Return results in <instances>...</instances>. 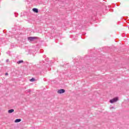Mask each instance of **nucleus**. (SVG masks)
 I'll return each mask as SVG.
<instances>
[{
	"label": "nucleus",
	"instance_id": "obj_1",
	"mask_svg": "<svg viewBox=\"0 0 129 129\" xmlns=\"http://www.w3.org/2000/svg\"><path fill=\"white\" fill-rule=\"evenodd\" d=\"M118 100V97H115L113 99H111L110 100V103H113L114 102H116Z\"/></svg>",
	"mask_w": 129,
	"mask_h": 129
},
{
	"label": "nucleus",
	"instance_id": "obj_2",
	"mask_svg": "<svg viewBox=\"0 0 129 129\" xmlns=\"http://www.w3.org/2000/svg\"><path fill=\"white\" fill-rule=\"evenodd\" d=\"M64 92H65V90L64 89H60L57 91V93H59V94H62V93H64Z\"/></svg>",
	"mask_w": 129,
	"mask_h": 129
},
{
	"label": "nucleus",
	"instance_id": "obj_3",
	"mask_svg": "<svg viewBox=\"0 0 129 129\" xmlns=\"http://www.w3.org/2000/svg\"><path fill=\"white\" fill-rule=\"evenodd\" d=\"M28 40L29 41H34V40H35V39H37V37H29L28 38Z\"/></svg>",
	"mask_w": 129,
	"mask_h": 129
},
{
	"label": "nucleus",
	"instance_id": "obj_4",
	"mask_svg": "<svg viewBox=\"0 0 129 129\" xmlns=\"http://www.w3.org/2000/svg\"><path fill=\"white\" fill-rule=\"evenodd\" d=\"M14 110L12 109L9 110L8 111V112H9V113H12L14 112Z\"/></svg>",
	"mask_w": 129,
	"mask_h": 129
},
{
	"label": "nucleus",
	"instance_id": "obj_5",
	"mask_svg": "<svg viewBox=\"0 0 129 129\" xmlns=\"http://www.w3.org/2000/svg\"><path fill=\"white\" fill-rule=\"evenodd\" d=\"M33 12H35V13H38V9H36V8L33 9Z\"/></svg>",
	"mask_w": 129,
	"mask_h": 129
},
{
	"label": "nucleus",
	"instance_id": "obj_6",
	"mask_svg": "<svg viewBox=\"0 0 129 129\" xmlns=\"http://www.w3.org/2000/svg\"><path fill=\"white\" fill-rule=\"evenodd\" d=\"M22 120L21 119H17L15 120V122H20Z\"/></svg>",
	"mask_w": 129,
	"mask_h": 129
},
{
	"label": "nucleus",
	"instance_id": "obj_7",
	"mask_svg": "<svg viewBox=\"0 0 129 129\" xmlns=\"http://www.w3.org/2000/svg\"><path fill=\"white\" fill-rule=\"evenodd\" d=\"M23 62H24V61L20 60V61L17 62V64H21V63H23Z\"/></svg>",
	"mask_w": 129,
	"mask_h": 129
},
{
	"label": "nucleus",
	"instance_id": "obj_8",
	"mask_svg": "<svg viewBox=\"0 0 129 129\" xmlns=\"http://www.w3.org/2000/svg\"><path fill=\"white\" fill-rule=\"evenodd\" d=\"M30 81H31V82H33V81H35V79L32 78L30 80Z\"/></svg>",
	"mask_w": 129,
	"mask_h": 129
},
{
	"label": "nucleus",
	"instance_id": "obj_9",
	"mask_svg": "<svg viewBox=\"0 0 129 129\" xmlns=\"http://www.w3.org/2000/svg\"><path fill=\"white\" fill-rule=\"evenodd\" d=\"M6 75H8V73H6Z\"/></svg>",
	"mask_w": 129,
	"mask_h": 129
},
{
	"label": "nucleus",
	"instance_id": "obj_10",
	"mask_svg": "<svg viewBox=\"0 0 129 129\" xmlns=\"http://www.w3.org/2000/svg\"><path fill=\"white\" fill-rule=\"evenodd\" d=\"M8 61H9V59H7V62H8Z\"/></svg>",
	"mask_w": 129,
	"mask_h": 129
}]
</instances>
